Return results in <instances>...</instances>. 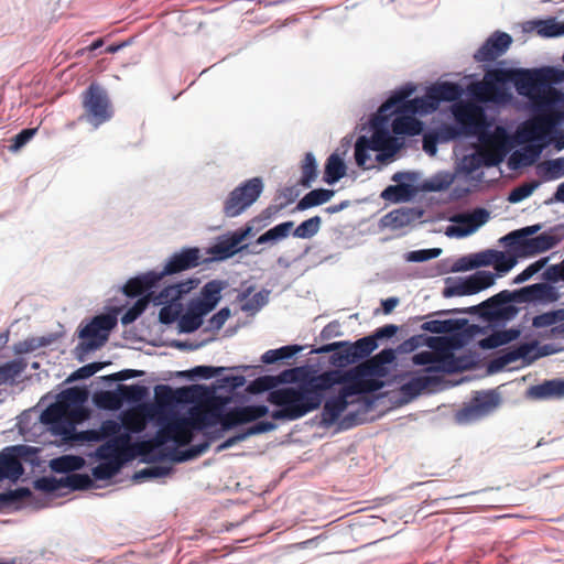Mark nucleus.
<instances>
[{
  "label": "nucleus",
  "mask_w": 564,
  "mask_h": 564,
  "mask_svg": "<svg viewBox=\"0 0 564 564\" xmlns=\"http://www.w3.org/2000/svg\"><path fill=\"white\" fill-rule=\"evenodd\" d=\"M269 413L263 404L236 406L223 412L220 406H210L191 412L189 417L173 416L158 431L164 445L172 441L178 446H186L193 440V431H200L217 423L223 431H229L238 425L254 422Z\"/></svg>",
  "instance_id": "f257e3e1"
},
{
  "label": "nucleus",
  "mask_w": 564,
  "mask_h": 564,
  "mask_svg": "<svg viewBox=\"0 0 564 564\" xmlns=\"http://www.w3.org/2000/svg\"><path fill=\"white\" fill-rule=\"evenodd\" d=\"M558 80V73L551 67L492 68L486 72L482 82L473 86L471 93L479 101L505 104L511 99L507 84L512 83L520 95L530 97L536 105V100L542 97L540 89Z\"/></svg>",
  "instance_id": "f03ea898"
},
{
  "label": "nucleus",
  "mask_w": 564,
  "mask_h": 564,
  "mask_svg": "<svg viewBox=\"0 0 564 564\" xmlns=\"http://www.w3.org/2000/svg\"><path fill=\"white\" fill-rule=\"evenodd\" d=\"M348 380L338 371H325L310 377L296 387H284L272 390L268 394V402L279 406L271 413L273 420L295 421L317 410L324 399L325 392L335 384Z\"/></svg>",
  "instance_id": "7ed1b4c3"
},
{
  "label": "nucleus",
  "mask_w": 564,
  "mask_h": 564,
  "mask_svg": "<svg viewBox=\"0 0 564 564\" xmlns=\"http://www.w3.org/2000/svg\"><path fill=\"white\" fill-rule=\"evenodd\" d=\"M83 115L80 121H87L95 128L109 121L112 118L113 110L107 90L97 83H91L82 93Z\"/></svg>",
  "instance_id": "20e7f679"
},
{
  "label": "nucleus",
  "mask_w": 564,
  "mask_h": 564,
  "mask_svg": "<svg viewBox=\"0 0 564 564\" xmlns=\"http://www.w3.org/2000/svg\"><path fill=\"white\" fill-rule=\"evenodd\" d=\"M414 87L406 86L399 90L394 96L390 97L383 102L378 112L382 119H387L390 113H410V115H426L435 111L437 108L434 107L433 100L429 98V89L425 96L408 99Z\"/></svg>",
  "instance_id": "39448f33"
},
{
  "label": "nucleus",
  "mask_w": 564,
  "mask_h": 564,
  "mask_svg": "<svg viewBox=\"0 0 564 564\" xmlns=\"http://www.w3.org/2000/svg\"><path fill=\"white\" fill-rule=\"evenodd\" d=\"M539 113L527 121L519 131L524 141L543 140L562 119V113L551 107V100L546 97H540L536 100Z\"/></svg>",
  "instance_id": "423d86ee"
},
{
  "label": "nucleus",
  "mask_w": 564,
  "mask_h": 564,
  "mask_svg": "<svg viewBox=\"0 0 564 564\" xmlns=\"http://www.w3.org/2000/svg\"><path fill=\"white\" fill-rule=\"evenodd\" d=\"M86 398L87 392L80 388L74 387L62 391L57 401L42 412V423L51 425L56 432L67 433V429H65L67 408L72 404L84 403Z\"/></svg>",
  "instance_id": "0eeeda50"
},
{
  "label": "nucleus",
  "mask_w": 564,
  "mask_h": 564,
  "mask_svg": "<svg viewBox=\"0 0 564 564\" xmlns=\"http://www.w3.org/2000/svg\"><path fill=\"white\" fill-rule=\"evenodd\" d=\"M263 182L260 177L247 180L232 189L224 202V215L229 218L241 215L261 195Z\"/></svg>",
  "instance_id": "6e6552de"
},
{
  "label": "nucleus",
  "mask_w": 564,
  "mask_h": 564,
  "mask_svg": "<svg viewBox=\"0 0 564 564\" xmlns=\"http://www.w3.org/2000/svg\"><path fill=\"white\" fill-rule=\"evenodd\" d=\"M117 326V317L111 314L95 316L87 325L78 332L82 339L79 348L90 351L100 348L108 340L109 333Z\"/></svg>",
  "instance_id": "1a4fd4ad"
},
{
  "label": "nucleus",
  "mask_w": 564,
  "mask_h": 564,
  "mask_svg": "<svg viewBox=\"0 0 564 564\" xmlns=\"http://www.w3.org/2000/svg\"><path fill=\"white\" fill-rule=\"evenodd\" d=\"M551 352L547 345L540 347L538 341L522 343L501 350L500 355L492 361V366L500 369L517 360H522L523 365H530Z\"/></svg>",
  "instance_id": "9d476101"
},
{
  "label": "nucleus",
  "mask_w": 564,
  "mask_h": 564,
  "mask_svg": "<svg viewBox=\"0 0 564 564\" xmlns=\"http://www.w3.org/2000/svg\"><path fill=\"white\" fill-rule=\"evenodd\" d=\"M455 120L460 124L465 134H475L480 131L486 123L484 109L471 101L458 102L453 107Z\"/></svg>",
  "instance_id": "9b49d317"
},
{
  "label": "nucleus",
  "mask_w": 564,
  "mask_h": 564,
  "mask_svg": "<svg viewBox=\"0 0 564 564\" xmlns=\"http://www.w3.org/2000/svg\"><path fill=\"white\" fill-rule=\"evenodd\" d=\"M368 390L369 387H367L366 382L364 381H354L344 386L337 397L332 398L325 402L323 409L324 421L328 423L335 422L347 409L349 404L348 398Z\"/></svg>",
  "instance_id": "f8f14e48"
},
{
  "label": "nucleus",
  "mask_w": 564,
  "mask_h": 564,
  "mask_svg": "<svg viewBox=\"0 0 564 564\" xmlns=\"http://www.w3.org/2000/svg\"><path fill=\"white\" fill-rule=\"evenodd\" d=\"M499 401L494 392H482L475 395L468 405L457 413L460 423H469L489 414L497 408Z\"/></svg>",
  "instance_id": "ddd939ff"
},
{
  "label": "nucleus",
  "mask_w": 564,
  "mask_h": 564,
  "mask_svg": "<svg viewBox=\"0 0 564 564\" xmlns=\"http://www.w3.org/2000/svg\"><path fill=\"white\" fill-rule=\"evenodd\" d=\"M496 275L489 271H477L464 281L454 286L445 288L443 295L451 297L454 295H471L491 286L495 283Z\"/></svg>",
  "instance_id": "4468645a"
},
{
  "label": "nucleus",
  "mask_w": 564,
  "mask_h": 564,
  "mask_svg": "<svg viewBox=\"0 0 564 564\" xmlns=\"http://www.w3.org/2000/svg\"><path fill=\"white\" fill-rule=\"evenodd\" d=\"M511 43L512 37L508 33L496 31L475 52L474 59L478 63L494 62L509 50Z\"/></svg>",
  "instance_id": "2eb2a0df"
},
{
  "label": "nucleus",
  "mask_w": 564,
  "mask_h": 564,
  "mask_svg": "<svg viewBox=\"0 0 564 564\" xmlns=\"http://www.w3.org/2000/svg\"><path fill=\"white\" fill-rule=\"evenodd\" d=\"M489 219V212L485 208H476L471 213L458 214L452 220L458 226H452L447 235L456 234L458 237H466L486 224Z\"/></svg>",
  "instance_id": "dca6fc26"
},
{
  "label": "nucleus",
  "mask_w": 564,
  "mask_h": 564,
  "mask_svg": "<svg viewBox=\"0 0 564 564\" xmlns=\"http://www.w3.org/2000/svg\"><path fill=\"white\" fill-rule=\"evenodd\" d=\"M24 446H10L0 452V481H17L24 473L20 460Z\"/></svg>",
  "instance_id": "f3484780"
},
{
  "label": "nucleus",
  "mask_w": 564,
  "mask_h": 564,
  "mask_svg": "<svg viewBox=\"0 0 564 564\" xmlns=\"http://www.w3.org/2000/svg\"><path fill=\"white\" fill-rule=\"evenodd\" d=\"M517 297L527 303H553L560 299V293L550 283H535L520 289Z\"/></svg>",
  "instance_id": "a211bd4d"
},
{
  "label": "nucleus",
  "mask_w": 564,
  "mask_h": 564,
  "mask_svg": "<svg viewBox=\"0 0 564 564\" xmlns=\"http://www.w3.org/2000/svg\"><path fill=\"white\" fill-rule=\"evenodd\" d=\"M200 254L197 248H186L178 253H174L166 262L164 269L159 274L161 279L164 275L180 273L199 265Z\"/></svg>",
  "instance_id": "6ab92c4d"
},
{
  "label": "nucleus",
  "mask_w": 564,
  "mask_h": 564,
  "mask_svg": "<svg viewBox=\"0 0 564 564\" xmlns=\"http://www.w3.org/2000/svg\"><path fill=\"white\" fill-rule=\"evenodd\" d=\"M506 155V137L492 135L488 138L477 151L478 161L485 166L498 165Z\"/></svg>",
  "instance_id": "aec40b11"
},
{
  "label": "nucleus",
  "mask_w": 564,
  "mask_h": 564,
  "mask_svg": "<svg viewBox=\"0 0 564 564\" xmlns=\"http://www.w3.org/2000/svg\"><path fill=\"white\" fill-rule=\"evenodd\" d=\"M423 216V212L412 207H401L393 209L386 214L381 221L384 227L397 230L406 227L420 219Z\"/></svg>",
  "instance_id": "412c9836"
},
{
  "label": "nucleus",
  "mask_w": 564,
  "mask_h": 564,
  "mask_svg": "<svg viewBox=\"0 0 564 564\" xmlns=\"http://www.w3.org/2000/svg\"><path fill=\"white\" fill-rule=\"evenodd\" d=\"M252 228L247 226L236 230L230 237L219 241L212 248V253L218 259H227L241 250L240 243L251 235Z\"/></svg>",
  "instance_id": "4be33fe9"
},
{
  "label": "nucleus",
  "mask_w": 564,
  "mask_h": 564,
  "mask_svg": "<svg viewBox=\"0 0 564 564\" xmlns=\"http://www.w3.org/2000/svg\"><path fill=\"white\" fill-rule=\"evenodd\" d=\"M319 352H333L332 364L337 367H346L357 362L351 343L337 341L327 344L318 349Z\"/></svg>",
  "instance_id": "5701e85b"
},
{
  "label": "nucleus",
  "mask_w": 564,
  "mask_h": 564,
  "mask_svg": "<svg viewBox=\"0 0 564 564\" xmlns=\"http://www.w3.org/2000/svg\"><path fill=\"white\" fill-rule=\"evenodd\" d=\"M427 89L429 98L433 100L436 108H438L441 101H455L463 94V88L457 83L451 82L435 84Z\"/></svg>",
  "instance_id": "b1692460"
},
{
  "label": "nucleus",
  "mask_w": 564,
  "mask_h": 564,
  "mask_svg": "<svg viewBox=\"0 0 564 564\" xmlns=\"http://www.w3.org/2000/svg\"><path fill=\"white\" fill-rule=\"evenodd\" d=\"M161 280V275L156 272H148L145 274L130 279L123 286L127 296L135 297L149 291Z\"/></svg>",
  "instance_id": "393cba45"
},
{
  "label": "nucleus",
  "mask_w": 564,
  "mask_h": 564,
  "mask_svg": "<svg viewBox=\"0 0 564 564\" xmlns=\"http://www.w3.org/2000/svg\"><path fill=\"white\" fill-rule=\"evenodd\" d=\"M193 281L180 282L165 286L158 295L152 296L155 305L173 304L192 289Z\"/></svg>",
  "instance_id": "a878e982"
},
{
  "label": "nucleus",
  "mask_w": 564,
  "mask_h": 564,
  "mask_svg": "<svg viewBox=\"0 0 564 564\" xmlns=\"http://www.w3.org/2000/svg\"><path fill=\"white\" fill-rule=\"evenodd\" d=\"M532 399H552L564 397V380H546L543 383L532 386L528 390Z\"/></svg>",
  "instance_id": "bb28decb"
},
{
  "label": "nucleus",
  "mask_w": 564,
  "mask_h": 564,
  "mask_svg": "<svg viewBox=\"0 0 564 564\" xmlns=\"http://www.w3.org/2000/svg\"><path fill=\"white\" fill-rule=\"evenodd\" d=\"M557 242L558 239L555 236L543 232L536 237L531 238L530 240L523 241V249L517 254L533 256L552 249L557 245Z\"/></svg>",
  "instance_id": "cd10ccee"
},
{
  "label": "nucleus",
  "mask_w": 564,
  "mask_h": 564,
  "mask_svg": "<svg viewBox=\"0 0 564 564\" xmlns=\"http://www.w3.org/2000/svg\"><path fill=\"white\" fill-rule=\"evenodd\" d=\"M392 123L391 128L394 134L398 135H417L423 130V123L414 118L413 116H409L410 113H398Z\"/></svg>",
  "instance_id": "c85d7f7f"
},
{
  "label": "nucleus",
  "mask_w": 564,
  "mask_h": 564,
  "mask_svg": "<svg viewBox=\"0 0 564 564\" xmlns=\"http://www.w3.org/2000/svg\"><path fill=\"white\" fill-rule=\"evenodd\" d=\"M369 140L373 151H384L389 155L398 152L401 147L398 139L392 137L389 131L384 129H376Z\"/></svg>",
  "instance_id": "c756f323"
},
{
  "label": "nucleus",
  "mask_w": 564,
  "mask_h": 564,
  "mask_svg": "<svg viewBox=\"0 0 564 564\" xmlns=\"http://www.w3.org/2000/svg\"><path fill=\"white\" fill-rule=\"evenodd\" d=\"M395 359L394 350L391 348L382 349L376 356H373L370 360L361 364L357 367V375L368 376L369 373H375L376 368L391 364Z\"/></svg>",
  "instance_id": "7c9ffc66"
},
{
  "label": "nucleus",
  "mask_w": 564,
  "mask_h": 564,
  "mask_svg": "<svg viewBox=\"0 0 564 564\" xmlns=\"http://www.w3.org/2000/svg\"><path fill=\"white\" fill-rule=\"evenodd\" d=\"M539 229V225L524 227L509 232L501 238V241L517 254L523 249V241L530 240L531 238H529V236L535 234Z\"/></svg>",
  "instance_id": "2f4dec72"
},
{
  "label": "nucleus",
  "mask_w": 564,
  "mask_h": 564,
  "mask_svg": "<svg viewBox=\"0 0 564 564\" xmlns=\"http://www.w3.org/2000/svg\"><path fill=\"white\" fill-rule=\"evenodd\" d=\"M294 221L289 220L281 223L273 228L267 230L264 234L258 237L256 243L264 245V243H276L280 240L286 238L291 231L293 230Z\"/></svg>",
  "instance_id": "473e14b6"
},
{
  "label": "nucleus",
  "mask_w": 564,
  "mask_h": 564,
  "mask_svg": "<svg viewBox=\"0 0 564 564\" xmlns=\"http://www.w3.org/2000/svg\"><path fill=\"white\" fill-rule=\"evenodd\" d=\"M334 196V191L326 188H317L308 192L302 197L297 205V210H305L314 206L327 203Z\"/></svg>",
  "instance_id": "72a5a7b5"
},
{
  "label": "nucleus",
  "mask_w": 564,
  "mask_h": 564,
  "mask_svg": "<svg viewBox=\"0 0 564 564\" xmlns=\"http://www.w3.org/2000/svg\"><path fill=\"white\" fill-rule=\"evenodd\" d=\"M345 174L346 165L344 161L336 153L330 154L325 164L324 181L327 184H334L344 177Z\"/></svg>",
  "instance_id": "f704fd0d"
},
{
  "label": "nucleus",
  "mask_w": 564,
  "mask_h": 564,
  "mask_svg": "<svg viewBox=\"0 0 564 564\" xmlns=\"http://www.w3.org/2000/svg\"><path fill=\"white\" fill-rule=\"evenodd\" d=\"M520 335V330L518 329H506L495 332L488 337L480 340V346L486 349H494L500 347L502 345L509 344L510 341L517 339Z\"/></svg>",
  "instance_id": "c9c22d12"
},
{
  "label": "nucleus",
  "mask_w": 564,
  "mask_h": 564,
  "mask_svg": "<svg viewBox=\"0 0 564 564\" xmlns=\"http://www.w3.org/2000/svg\"><path fill=\"white\" fill-rule=\"evenodd\" d=\"M121 422L127 431L140 433L145 429L147 415L140 409L130 410L122 414Z\"/></svg>",
  "instance_id": "e433bc0d"
},
{
  "label": "nucleus",
  "mask_w": 564,
  "mask_h": 564,
  "mask_svg": "<svg viewBox=\"0 0 564 564\" xmlns=\"http://www.w3.org/2000/svg\"><path fill=\"white\" fill-rule=\"evenodd\" d=\"M301 178L300 185L303 187H311L312 183L317 177V163L313 153L307 152L301 163Z\"/></svg>",
  "instance_id": "4c0bfd02"
},
{
  "label": "nucleus",
  "mask_w": 564,
  "mask_h": 564,
  "mask_svg": "<svg viewBox=\"0 0 564 564\" xmlns=\"http://www.w3.org/2000/svg\"><path fill=\"white\" fill-rule=\"evenodd\" d=\"M94 402L99 409L116 411L122 406L120 392L116 391H100L95 393Z\"/></svg>",
  "instance_id": "58836bf2"
},
{
  "label": "nucleus",
  "mask_w": 564,
  "mask_h": 564,
  "mask_svg": "<svg viewBox=\"0 0 564 564\" xmlns=\"http://www.w3.org/2000/svg\"><path fill=\"white\" fill-rule=\"evenodd\" d=\"M294 371H295L294 369L285 370L280 376H276V377H274V376L260 377L253 382V386L257 391L275 390L274 388L278 386V383L291 382L293 380V378H290V377Z\"/></svg>",
  "instance_id": "ea45409f"
},
{
  "label": "nucleus",
  "mask_w": 564,
  "mask_h": 564,
  "mask_svg": "<svg viewBox=\"0 0 564 564\" xmlns=\"http://www.w3.org/2000/svg\"><path fill=\"white\" fill-rule=\"evenodd\" d=\"M300 350L301 347L297 345H289L278 349H270L261 356V361L267 365H272L276 361L292 358Z\"/></svg>",
  "instance_id": "a19ab883"
},
{
  "label": "nucleus",
  "mask_w": 564,
  "mask_h": 564,
  "mask_svg": "<svg viewBox=\"0 0 564 564\" xmlns=\"http://www.w3.org/2000/svg\"><path fill=\"white\" fill-rule=\"evenodd\" d=\"M413 191L410 184H397L390 185L383 189L381 193V197L384 200H389L392 203H399L403 200L410 199Z\"/></svg>",
  "instance_id": "79ce46f5"
},
{
  "label": "nucleus",
  "mask_w": 564,
  "mask_h": 564,
  "mask_svg": "<svg viewBox=\"0 0 564 564\" xmlns=\"http://www.w3.org/2000/svg\"><path fill=\"white\" fill-rule=\"evenodd\" d=\"M26 361L14 359L0 366V384L14 380L26 369Z\"/></svg>",
  "instance_id": "37998d69"
},
{
  "label": "nucleus",
  "mask_w": 564,
  "mask_h": 564,
  "mask_svg": "<svg viewBox=\"0 0 564 564\" xmlns=\"http://www.w3.org/2000/svg\"><path fill=\"white\" fill-rule=\"evenodd\" d=\"M539 35L544 37H555L564 35V23L555 19L538 20L533 22Z\"/></svg>",
  "instance_id": "c03bdc74"
},
{
  "label": "nucleus",
  "mask_w": 564,
  "mask_h": 564,
  "mask_svg": "<svg viewBox=\"0 0 564 564\" xmlns=\"http://www.w3.org/2000/svg\"><path fill=\"white\" fill-rule=\"evenodd\" d=\"M85 460L80 456H62L52 460V468L58 473H70L80 469Z\"/></svg>",
  "instance_id": "a18cd8bd"
},
{
  "label": "nucleus",
  "mask_w": 564,
  "mask_h": 564,
  "mask_svg": "<svg viewBox=\"0 0 564 564\" xmlns=\"http://www.w3.org/2000/svg\"><path fill=\"white\" fill-rule=\"evenodd\" d=\"M370 150H372L370 140L365 135L359 137L355 144V159H356V163L359 167L370 169L372 166V165H369V161H370L369 151Z\"/></svg>",
  "instance_id": "49530a36"
},
{
  "label": "nucleus",
  "mask_w": 564,
  "mask_h": 564,
  "mask_svg": "<svg viewBox=\"0 0 564 564\" xmlns=\"http://www.w3.org/2000/svg\"><path fill=\"white\" fill-rule=\"evenodd\" d=\"M118 391L120 392L121 402L124 401L137 403L143 400L148 394V389L141 384H119Z\"/></svg>",
  "instance_id": "de8ad7c7"
},
{
  "label": "nucleus",
  "mask_w": 564,
  "mask_h": 564,
  "mask_svg": "<svg viewBox=\"0 0 564 564\" xmlns=\"http://www.w3.org/2000/svg\"><path fill=\"white\" fill-rule=\"evenodd\" d=\"M321 225L322 218L319 216L311 217L293 230V236L301 239H310L318 232Z\"/></svg>",
  "instance_id": "09e8293b"
},
{
  "label": "nucleus",
  "mask_w": 564,
  "mask_h": 564,
  "mask_svg": "<svg viewBox=\"0 0 564 564\" xmlns=\"http://www.w3.org/2000/svg\"><path fill=\"white\" fill-rule=\"evenodd\" d=\"M153 292L148 295L140 297L121 317L123 325L131 324L134 322L148 307L150 301H152Z\"/></svg>",
  "instance_id": "8fccbe9b"
},
{
  "label": "nucleus",
  "mask_w": 564,
  "mask_h": 564,
  "mask_svg": "<svg viewBox=\"0 0 564 564\" xmlns=\"http://www.w3.org/2000/svg\"><path fill=\"white\" fill-rule=\"evenodd\" d=\"M221 290L223 284L220 281H209L203 286L199 299L208 304H213V307L215 308L220 300Z\"/></svg>",
  "instance_id": "3c124183"
},
{
  "label": "nucleus",
  "mask_w": 564,
  "mask_h": 564,
  "mask_svg": "<svg viewBox=\"0 0 564 564\" xmlns=\"http://www.w3.org/2000/svg\"><path fill=\"white\" fill-rule=\"evenodd\" d=\"M432 383V378L429 376H417L404 383L401 388L404 394L414 397L427 389Z\"/></svg>",
  "instance_id": "603ef678"
},
{
  "label": "nucleus",
  "mask_w": 564,
  "mask_h": 564,
  "mask_svg": "<svg viewBox=\"0 0 564 564\" xmlns=\"http://www.w3.org/2000/svg\"><path fill=\"white\" fill-rule=\"evenodd\" d=\"M94 482L87 474H69L64 479V488L72 490H86L93 487Z\"/></svg>",
  "instance_id": "864d4df0"
},
{
  "label": "nucleus",
  "mask_w": 564,
  "mask_h": 564,
  "mask_svg": "<svg viewBox=\"0 0 564 564\" xmlns=\"http://www.w3.org/2000/svg\"><path fill=\"white\" fill-rule=\"evenodd\" d=\"M122 465L118 462H102L93 468V476L97 480H107L113 477Z\"/></svg>",
  "instance_id": "5fc2aeb1"
},
{
  "label": "nucleus",
  "mask_w": 564,
  "mask_h": 564,
  "mask_svg": "<svg viewBox=\"0 0 564 564\" xmlns=\"http://www.w3.org/2000/svg\"><path fill=\"white\" fill-rule=\"evenodd\" d=\"M354 352L356 355L357 361L368 357L377 347L378 344L375 341V337L366 336L358 339L355 343H351Z\"/></svg>",
  "instance_id": "6e6d98bb"
},
{
  "label": "nucleus",
  "mask_w": 564,
  "mask_h": 564,
  "mask_svg": "<svg viewBox=\"0 0 564 564\" xmlns=\"http://www.w3.org/2000/svg\"><path fill=\"white\" fill-rule=\"evenodd\" d=\"M96 455L104 462H118L122 465L123 460L120 457V448L117 443L108 442L98 447Z\"/></svg>",
  "instance_id": "4d7b16f0"
},
{
  "label": "nucleus",
  "mask_w": 564,
  "mask_h": 564,
  "mask_svg": "<svg viewBox=\"0 0 564 564\" xmlns=\"http://www.w3.org/2000/svg\"><path fill=\"white\" fill-rule=\"evenodd\" d=\"M83 403L72 404L67 408L65 429L69 432L75 423L84 421L87 416L86 410L82 405Z\"/></svg>",
  "instance_id": "13d9d810"
},
{
  "label": "nucleus",
  "mask_w": 564,
  "mask_h": 564,
  "mask_svg": "<svg viewBox=\"0 0 564 564\" xmlns=\"http://www.w3.org/2000/svg\"><path fill=\"white\" fill-rule=\"evenodd\" d=\"M209 447V442H204L197 445H194L189 447L188 449L181 451V452H174L173 454V460L175 462H185L192 458H195L203 453H205Z\"/></svg>",
  "instance_id": "bf43d9fd"
},
{
  "label": "nucleus",
  "mask_w": 564,
  "mask_h": 564,
  "mask_svg": "<svg viewBox=\"0 0 564 564\" xmlns=\"http://www.w3.org/2000/svg\"><path fill=\"white\" fill-rule=\"evenodd\" d=\"M494 260L495 262L492 265L499 273L509 272L517 263L514 256H508L505 252L498 250H496V257H494Z\"/></svg>",
  "instance_id": "052dcab7"
},
{
  "label": "nucleus",
  "mask_w": 564,
  "mask_h": 564,
  "mask_svg": "<svg viewBox=\"0 0 564 564\" xmlns=\"http://www.w3.org/2000/svg\"><path fill=\"white\" fill-rule=\"evenodd\" d=\"M34 487L37 490L53 494L64 488V479H56L54 477H41L35 480Z\"/></svg>",
  "instance_id": "680f3d73"
},
{
  "label": "nucleus",
  "mask_w": 564,
  "mask_h": 564,
  "mask_svg": "<svg viewBox=\"0 0 564 564\" xmlns=\"http://www.w3.org/2000/svg\"><path fill=\"white\" fill-rule=\"evenodd\" d=\"M547 180H556L564 175V159L558 158L545 161L542 164Z\"/></svg>",
  "instance_id": "e2e57ef3"
},
{
  "label": "nucleus",
  "mask_w": 564,
  "mask_h": 564,
  "mask_svg": "<svg viewBox=\"0 0 564 564\" xmlns=\"http://www.w3.org/2000/svg\"><path fill=\"white\" fill-rule=\"evenodd\" d=\"M164 445V441L162 440L159 431L154 435V437L142 441L135 444L137 453L141 456L150 455L154 449Z\"/></svg>",
  "instance_id": "0e129e2a"
},
{
  "label": "nucleus",
  "mask_w": 564,
  "mask_h": 564,
  "mask_svg": "<svg viewBox=\"0 0 564 564\" xmlns=\"http://www.w3.org/2000/svg\"><path fill=\"white\" fill-rule=\"evenodd\" d=\"M423 330L434 333V334H446L454 329V322L451 319L438 321L433 319L425 322L422 326Z\"/></svg>",
  "instance_id": "69168bd1"
},
{
  "label": "nucleus",
  "mask_w": 564,
  "mask_h": 564,
  "mask_svg": "<svg viewBox=\"0 0 564 564\" xmlns=\"http://www.w3.org/2000/svg\"><path fill=\"white\" fill-rule=\"evenodd\" d=\"M202 324L203 319L188 308L180 319V327L185 333L195 332L202 326Z\"/></svg>",
  "instance_id": "338daca9"
},
{
  "label": "nucleus",
  "mask_w": 564,
  "mask_h": 564,
  "mask_svg": "<svg viewBox=\"0 0 564 564\" xmlns=\"http://www.w3.org/2000/svg\"><path fill=\"white\" fill-rule=\"evenodd\" d=\"M536 187H538V183L536 182L524 183V184H522L520 186H517L516 188H513L510 192L508 200L510 203L521 202L524 198L529 197Z\"/></svg>",
  "instance_id": "774afa93"
}]
</instances>
